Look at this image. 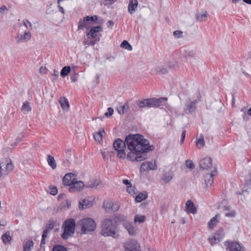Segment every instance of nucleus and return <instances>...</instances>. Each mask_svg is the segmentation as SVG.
I'll use <instances>...</instances> for the list:
<instances>
[{"mask_svg":"<svg viewBox=\"0 0 251 251\" xmlns=\"http://www.w3.org/2000/svg\"><path fill=\"white\" fill-rule=\"evenodd\" d=\"M123 183L126 185V187L129 186L131 184L130 181L129 180H128V179H124L123 180Z\"/></svg>","mask_w":251,"mask_h":251,"instance_id":"nucleus-58","label":"nucleus"},{"mask_svg":"<svg viewBox=\"0 0 251 251\" xmlns=\"http://www.w3.org/2000/svg\"><path fill=\"white\" fill-rule=\"evenodd\" d=\"M225 215L226 217H234L235 216V212L234 211H232L230 212L226 213Z\"/></svg>","mask_w":251,"mask_h":251,"instance_id":"nucleus-54","label":"nucleus"},{"mask_svg":"<svg viewBox=\"0 0 251 251\" xmlns=\"http://www.w3.org/2000/svg\"><path fill=\"white\" fill-rule=\"evenodd\" d=\"M91 25V23L89 20H87L86 16L83 19H80L78 23V30H83L84 28H89Z\"/></svg>","mask_w":251,"mask_h":251,"instance_id":"nucleus-14","label":"nucleus"},{"mask_svg":"<svg viewBox=\"0 0 251 251\" xmlns=\"http://www.w3.org/2000/svg\"><path fill=\"white\" fill-rule=\"evenodd\" d=\"M173 34L174 36L177 38H179L183 36V32L180 30L175 31Z\"/></svg>","mask_w":251,"mask_h":251,"instance_id":"nucleus-48","label":"nucleus"},{"mask_svg":"<svg viewBox=\"0 0 251 251\" xmlns=\"http://www.w3.org/2000/svg\"><path fill=\"white\" fill-rule=\"evenodd\" d=\"M126 191L131 195H134L135 194V188L132 184L127 187Z\"/></svg>","mask_w":251,"mask_h":251,"instance_id":"nucleus-43","label":"nucleus"},{"mask_svg":"<svg viewBox=\"0 0 251 251\" xmlns=\"http://www.w3.org/2000/svg\"><path fill=\"white\" fill-rule=\"evenodd\" d=\"M101 234L104 236H111L117 238V229L116 226L113 224V221L110 219H104L101 224Z\"/></svg>","mask_w":251,"mask_h":251,"instance_id":"nucleus-3","label":"nucleus"},{"mask_svg":"<svg viewBox=\"0 0 251 251\" xmlns=\"http://www.w3.org/2000/svg\"><path fill=\"white\" fill-rule=\"evenodd\" d=\"M126 145L130 151L127 158L130 161H141L147 158V152L153 150V146L149 145L148 140L144 139L140 134H130L127 136L125 141L118 138L113 142V146L117 152V156L121 159L126 157Z\"/></svg>","mask_w":251,"mask_h":251,"instance_id":"nucleus-1","label":"nucleus"},{"mask_svg":"<svg viewBox=\"0 0 251 251\" xmlns=\"http://www.w3.org/2000/svg\"><path fill=\"white\" fill-rule=\"evenodd\" d=\"M119 209V206L116 203L112 202L111 204V210L113 211H117Z\"/></svg>","mask_w":251,"mask_h":251,"instance_id":"nucleus-50","label":"nucleus"},{"mask_svg":"<svg viewBox=\"0 0 251 251\" xmlns=\"http://www.w3.org/2000/svg\"><path fill=\"white\" fill-rule=\"evenodd\" d=\"M31 38V33L29 31L25 32L24 34H18L16 37L17 43L25 42L29 41Z\"/></svg>","mask_w":251,"mask_h":251,"instance_id":"nucleus-13","label":"nucleus"},{"mask_svg":"<svg viewBox=\"0 0 251 251\" xmlns=\"http://www.w3.org/2000/svg\"><path fill=\"white\" fill-rule=\"evenodd\" d=\"M148 197L147 193L146 192L139 193L135 197V201L137 202H140L145 200Z\"/></svg>","mask_w":251,"mask_h":251,"instance_id":"nucleus-27","label":"nucleus"},{"mask_svg":"<svg viewBox=\"0 0 251 251\" xmlns=\"http://www.w3.org/2000/svg\"><path fill=\"white\" fill-rule=\"evenodd\" d=\"M128 108V105L127 104L122 105L119 107L118 111L120 114H123L125 113V110Z\"/></svg>","mask_w":251,"mask_h":251,"instance_id":"nucleus-45","label":"nucleus"},{"mask_svg":"<svg viewBox=\"0 0 251 251\" xmlns=\"http://www.w3.org/2000/svg\"><path fill=\"white\" fill-rule=\"evenodd\" d=\"M104 129L100 130L99 131L96 132L94 134V138L96 141L100 142L102 139V133H104Z\"/></svg>","mask_w":251,"mask_h":251,"instance_id":"nucleus-33","label":"nucleus"},{"mask_svg":"<svg viewBox=\"0 0 251 251\" xmlns=\"http://www.w3.org/2000/svg\"><path fill=\"white\" fill-rule=\"evenodd\" d=\"M217 173L216 168H214V170L210 174H206L204 176V179L205 183L207 187L211 186L214 181V176Z\"/></svg>","mask_w":251,"mask_h":251,"instance_id":"nucleus-11","label":"nucleus"},{"mask_svg":"<svg viewBox=\"0 0 251 251\" xmlns=\"http://www.w3.org/2000/svg\"><path fill=\"white\" fill-rule=\"evenodd\" d=\"M49 232L50 231L49 230L45 229L42 234V236H43V238H47Z\"/></svg>","mask_w":251,"mask_h":251,"instance_id":"nucleus-60","label":"nucleus"},{"mask_svg":"<svg viewBox=\"0 0 251 251\" xmlns=\"http://www.w3.org/2000/svg\"><path fill=\"white\" fill-rule=\"evenodd\" d=\"M224 236L223 230L217 231L214 235L213 239L215 243L220 242Z\"/></svg>","mask_w":251,"mask_h":251,"instance_id":"nucleus-22","label":"nucleus"},{"mask_svg":"<svg viewBox=\"0 0 251 251\" xmlns=\"http://www.w3.org/2000/svg\"><path fill=\"white\" fill-rule=\"evenodd\" d=\"M186 166L188 168L193 169L195 168V164L194 162L190 160H187L186 161Z\"/></svg>","mask_w":251,"mask_h":251,"instance_id":"nucleus-46","label":"nucleus"},{"mask_svg":"<svg viewBox=\"0 0 251 251\" xmlns=\"http://www.w3.org/2000/svg\"><path fill=\"white\" fill-rule=\"evenodd\" d=\"M93 205V202L92 201L87 199H83L79 202V209L83 210L87 208L91 207Z\"/></svg>","mask_w":251,"mask_h":251,"instance_id":"nucleus-17","label":"nucleus"},{"mask_svg":"<svg viewBox=\"0 0 251 251\" xmlns=\"http://www.w3.org/2000/svg\"><path fill=\"white\" fill-rule=\"evenodd\" d=\"M230 251H244L245 248L237 242H226Z\"/></svg>","mask_w":251,"mask_h":251,"instance_id":"nucleus-10","label":"nucleus"},{"mask_svg":"<svg viewBox=\"0 0 251 251\" xmlns=\"http://www.w3.org/2000/svg\"><path fill=\"white\" fill-rule=\"evenodd\" d=\"M77 78V77L75 75L73 76H71V79L72 82H75V81H76Z\"/></svg>","mask_w":251,"mask_h":251,"instance_id":"nucleus-64","label":"nucleus"},{"mask_svg":"<svg viewBox=\"0 0 251 251\" xmlns=\"http://www.w3.org/2000/svg\"><path fill=\"white\" fill-rule=\"evenodd\" d=\"M50 194L53 196H55L57 194L58 190L55 186H50Z\"/></svg>","mask_w":251,"mask_h":251,"instance_id":"nucleus-47","label":"nucleus"},{"mask_svg":"<svg viewBox=\"0 0 251 251\" xmlns=\"http://www.w3.org/2000/svg\"><path fill=\"white\" fill-rule=\"evenodd\" d=\"M58 7L59 9V11H60L62 14L64 13V10L63 8L60 6V4H58Z\"/></svg>","mask_w":251,"mask_h":251,"instance_id":"nucleus-62","label":"nucleus"},{"mask_svg":"<svg viewBox=\"0 0 251 251\" xmlns=\"http://www.w3.org/2000/svg\"><path fill=\"white\" fill-rule=\"evenodd\" d=\"M34 243L32 240H28L23 245L24 251H30L33 248Z\"/></svg>","mask_w":251,"mask_h":251,"instance_id":"nucleus-24","label":"nucleus"},{"mask_svg":"<svg viewBox=\"0 0 251 251\" xmlns=\"http://www.w3.org/2000/svg\"><path fill=\"white\" fill-rule=\"evenodd\" d=\"M8 11V8L6 7L5 5H2L0 8V13H3L4 12H7Z\"/></svg>","mask_w":251,"mask_h":251,"instance_id":"nucleus-55","label":"nucleus"},{"mask_svg":"<svg viewBox=\"0 0 251 251\" xmlns=\"http://www.w3.org/2000/svg\"><path fill=\"white\" fill-rule=\"evenodd\" d=\"M42 240L41 241L40 246L42 247L43 245H45L46 244V238H43V236L42 237Z\"/></svg>","mask_w":251,"mask_h":251,"instance_id":"nucleus-63","label":"nucleus"},{"mask_svg":"<svg viewBox=\"0 0 251 251\" xmlns=\"http://www.w3.org/2000/svg\"><path fill=\"white\" fill-rule=\"evenodd\" d=\"M13 165L10 159L5 158L0 162V177L2 176H6L13 169Z\"/></svg>","mask_w":251,"mask_h":251,"instance_id":"nucleus-6","label":"nucleus"},{"mask_svg":"<svg viewBox=\"0 0 251 251\" xmlns=\"http://www.w3.org/2000/svg\"><path fill=\"white\" fill-rule=\"evenodd\" d=\"M47 161L49 165L51 167L52 169H55L56 168V163L53 156L50 155H48Z\"/></svg>","mask_w":251,"mask_h":251,"instance_id":"nucleus-29","label":"nucleus"},{"mask_svg":"<svg viewBox=\"0 0 251 251\" xmlns=\"http://www.w3.org/2000/svg\"><path fill=\"white\" fill-rule=\"evenodd\" d=\"M75 223L73 219H69L64 222L62 226L63 232L61 234V237L67 240L69 237H72L75 231Z\"/></svg>","mask_w":251,"mask_h":251,"instance_id":"nucleus-4","label":"nucleus"},{"mask_svg":"<svg viewBox=\"0 0 251 251\" xmlns=\"http://www.w3.org/2000/svg\"><path fill=\"white\" fill-rule=\"evenodd\" d=\"M71 69L70 66L64 67L60 72V75L62 77H65L71 72Z\"/></svg>","mask_w":251,"mask_h":251,"instance_id":"nucleus-35","label":"nucleus"},{"mask_svg":"<svg viewBox=\"0 0 251 251\" xmlns=\"http://www.w3.org/2000/svg\"><path fill=\"white\" fill-rule=\"evenodd\" d=\"M106 25L108 27H110L112 28L114 26V23L112 21H108L107 22Z\"/></svg>","mask_w":251,"mask_h":251,"instance_id":"nucleus-59","label":"nucleus"},{"mask_svg":"<svg viewBox=\"0 0 251 251\" xmlns=\"http://www.w3.org/2000/svg\"><path fill=\"white\" fill-rule=\"evenodd\" d=\"M112 202H104L102 205V207L105 209L106 211H109L111 210V204Z\"/></svg>","mask_w":251,"mask_h":251,"instance_id":"nucleus-44","label":"nucleus"},{"mask_svg":"<svg viewBox=\"0 0 251 251\" xmlns=\"http://www.w3.org/2000/svg\"><path fill=\"white\" fill-rule=\"evenodd\" d=\"M245 184L248 185H251V173L247 176L245 179Z\"/></svg>","mask_w":251,"mask_h":251,"instance_id":"nucleus-52","label":"nucleus"},{"mask_svg":"<svg viewBox=\"0 0 251 251\" xmlns=\"http://www.w3.org/2000/svg\"><path fill=\"white\" fill-rule=\"evenodd\" d=\"M201 138L197 140L196 142L197 147L199 149L202 148L205 145L202 135H201Z\"/></svg>","mask_w":251,"mask_h":251,"instance_id":"nucleus-39","label":"nucleus"},{"mask_svg":"<svg viewBox=\"0 0 251 251\" xmlns=\"http://www.w3.org/2000/svg\"><path fill=\"white\" fill-rule=\"evenodd\" d=\"M60 103L63 109H68L69 107V103L67 99L64 97L60 99Z\"/></svg>","mask_w":251,"mask_h":251,"instance_id":"nucleus-30","label":"nucleus"},{"mask_svg":"<svg viewBox=\"0 0 251 251\" xmlns=\"http://www.w3.org/2000/svg\"><path fill=\"white\" fill-rule=\"evenodd\" d=\"M198 102L197 100H194L192 101H191L189 103L186 104V108L185 109V112L186 114L188 113H192L196 109V104Z\"/></svg>","mask_w":251,"mask_h":251,"instance_id":"nucleus-18","label":"nucleus"},{"mask_svg":"<svg viewBox=\"0 0 251 251\" xmlns=\"http://www.w3.org/2000/svg\"><path fill=\"white\" fill-rule=\"evenodd\" d=\"M52 251H67V249L62 245H55Z\"/></svg>","mask_w":251,"mask_h":251,"instance_id":"nucleus-41","label":"nucleus"},{"mask_svg":"<svg viewBox=\"0 0 251 251\" xmlns=\"http://www.w3.org/2000/svg\"><path fill=\"white\" fill-rule=\"evenodd\" d=\"M100 181L97 179H93L89 182L86 185V187L87 188H94L97 187Z\"/></svg>","mask_w":251,"mask_h":251,"instance_id":"nucleus-36","label":"nucleus"},{"mask_svg":"<svg viewBox=\"0 0 251 251\" xmlns=\"http://www.w3.org/2000/svg\"><path fill=\"white\" fill-rule=\"evenodd\" d=\"M124 247L126 251H140L139 244L134 240H130L124 243Z\"/></svg>","mask_w":251,"mask_h":251,"instance_id":"nucleus-7","label":"nucleus"},{"mask_svg":"<svg viewBox=\"0 0 251 251\" xmlns=\"http://www.w3.org/2000/svg\"><path fill=\"white\" fill-rule=\"evenodd\" d=\"M31 107L30 105V103L27 101L24 102L21 108V110L24 113L30 111Z\"/></svg>","mask_w":251,"mask_h":251,"instance_id":"nucleus-31","label":"nucleus"},{"mask_svg":"<svg viewBox=\"0 0 251 251\" xmlns=\"http://www.w3.org/2000/svg\"><path fill=\"white\" fill-rule=\"evenodd\" d=\"M100 40V38H95L94 39H91L89 40V45L94 46Z\"/></svg>","mask_w":251,"mask_h":251,"instance_id":"nucleus-51","label":"nucleus"},{"mask_svg":"<svg viewBox=\"0 0 251 251\" xmlns=\"http://www.w3.org/2000/svg\"><path fill=\"white\" fill-rule=\"evenodd\" d=\"M173 175L171 172L165 173L162 175V179L165 183H169L173 178Z\"/></svg>","mask_w":251,"mask_h":251,"instance_id":"nucleus-26","label":"nucleus"},{"mask_svg":"<svg viewBox=\"0 0 251 251\" xmlns=\"http://www.w3.org/2000/svg\"><path fill=\"white\" fill-rule=\"evenodd\" d=\"M220 221V214H216L208 222V226L210 229H213Z\"/></svg>","mask_w":251,"mask_h":251,"instance_id":"nucleus-20","label":"nucleus"},{"mask_svg":"<svg viewBox=\"0 0 251 251\" xmlns=\"http://www.w3.org/2000/svg\"><path fill=\"white\" fill-rule=\"evenodd\" d=\"M66 198V194L64 193L60 194L58 195L57 199L58 201H61Z\"/></svg>","mask_w":251,"mask_h":251,"instance_id":"nucleus-57","label":"nucleus"},{"mask_svg":"<svg viewBox=\"0 0 251 251\" xmlns=\"http://www.w3.org/2000/svg\"><path fill=\"white\" fill-rule=\"evenodd\" d=\"M114 113V110L111 107H109L107 109V112H106L104 115L107 117L111 116Z\"/></svg>","mask_w":251,"mask_h":251,"instance_id":"nucleus-49","label":"nucleus"},{"mask_svg":"<svg viewBox=\"0 0 251 251\" xmlns=\"http://www.w3.org/2000/svg\"><path fill=\"white\" fill-rule=\"evenodd\" d=\"M23 23L24 25L25 26L26 28H28L27 24H28L29 26L31 28L32 24L27 20L25 19V20H23Z\"/></svg>","mask_w":251,"mask_h":251,"instance_id":"nucleus-53","label":"nucleus"},{"mask_svg":"<svg viewBox=\"0 0 251 251\" xmlns=\"http://www.w3.org/2000/svg\"><path fill=\"white\" fill-rule=\"evenodd\" d=\"M125 227L128 231V233L130 235H134L135 234V230L133 226L130 223H126Z\"/></svg>","mask_w":251,"mask_h":251,"instance_id":"nucleus-28","label":"nucleus"},{"mask_svg":"<svg viewBox=\"0 0 251 251\" xmlns=\"http://www.w3.org/2000/svg\"><path fill=\"white\" fill-rule=\"evenodd\" d=\"M76 176L73 173H68L63 178V183L64 185L71 186L76 180Z\"/></svg>","mask_w":251,"mask_h":251,"instance_id":"nucleus-9","label":"nucleus"},{"mask_svg":"<svg viewBox=\"0 0 251 251\" xmlns=\"http://www.w3.org/2000/svg\"><path fill=\"white\" fill-rule=\"evenodd\" d=\"M47 68L45 67H41L40 68V73L42 74H45L47 73Z\"/></svg>","mask_w":251,"mask_h":251,"instance_id":"nucleus-56","label":"nucleus"},{"mask_svg":"<svg viewBox=\"0 0 251 251\" xmlns=\"http://www.w3.org/2000/svg\"><path fill=\"white\" fill-rule=\"evenodd\" d=\"M157 169V166L155 161H146L143 163L140 167L141 171H149L150 170H156Z\"/></svg>","mask_w":251,"mask_h":251,"instance_id":"nucleus-8","label":"nucleus"},{"mask_svg":"<svg viewBox=\"0 0 251 251\" xmlns=\"http://www.w3.org/2000/svg\"><path fill=\"white\" fill-rule=\"evenodd\" d=\"M138 5L137 0H130L128 6V11L130 14H132L135 11Z\"/></svg>","mask_w":251,"mask_h":251,"instance_id":"nucleus-21","label":"nucleus"},{"mask_svg":"<svg viewBox=\"0 0 251 251\" xmlns=\"http://www.w3.org/2000/svg\"><path fill=\"white\" fill-rule=\"evenodd\" d=\"M153 71L156 75H165L168 72L166 68L159 66L155 67Z\"/></svg>","mask_w":251,"mask_h":251,"instance_id":"nucleus-25","label":"nucleus"},{"mask_svg":"<svg viewBox=\"0 0 251 251\" xmlns=\"http://www.w3.org/2000/svg\"><path fill=\"white\" fill-rule=\"evenodd\" d=\"M145 220V217L144 216H140L136 215L134 217V221L135 223H138L140 224L143 223Z\"/></svg>","mask_w":251,"mask_h":251,"instance_id":"nucleus-40","label":"nucleus"},{"mask_svg":"<svg viewBox=\"0 0 251 251\" xmlns=\"http://www.w3.org/2000/svg\"><path fill=\"white\" fill-rule=\"evenodd\" d=\"M89 39L87 38H84L83 41V45H87L89 46Z\"/></svg>","mask_w":251,"mask_h":251,"instance_id":"nucleus-61","label":"nucleus"},{"mask_svg":"<svg viewBox=\"0 0 251 251\" xmlns=\"http://www.w3.org/2000/svg\"><path fill=\"white\" fill-rule=\"evenodd\" d=\"M181 54L185 57H193L195 56V52L193 50H186L181 49L180 50Z\"/></svg>","mask_w":251,"mask_h":251,"instance_id":"nucleus-23","label":"nucleus"},{"mask_svg":"<svg viewBox=\"0 0 251 251\" xmlns=\"http://www.w3.org/2000/svg\"><path fill=\"white\" fill-rule=\"evenodd\" d=\"M101 31H102V28L100 26L93 27L86 33V36L88 39H94L96 38L97 33Z\"/></svg>","mask_w":251,"mask_h":251,"instance_id":"nucleus-12","label":"nucleus"},{"mask_svg":"<svg viewBox=\"0 0 251 251\" xmlns=\"http://www.w3.org/2000/svg\"><path fill=\"white\" fill-rule=\"evenodd\" d=\"M208 13L206 11H204L201 13H199L197 15V20L199 22H203L206 20Z\"/></svg>","mask_w":251,"mask_h":251,"instance_id":"nucleus-34","label":"nucleus"},{"mask_svg":"<svg viewBox=\"0 0 251 251\" xmlns=\"http://www.w3.org/2000/svg\"><path fill=\"white\" fill-rule=\"evenodd\" d=\"M54 223V222L52 220L49 221L48 223L46 225L45 229H47L50 231L51 229L53 228Z\"/></svg>","mask_w":251,"mask_h":251,"instance_id":"nucleus-42","label":"nucleus"},{"mask_svg":"<svg viewBox=\"0 0 251 251\" xmlns=\"http://www.w3.org/2000/svg\"><path fill=\"white\" fill-rule=\"evenodd\" d=\"M186 211L189 213L195 214L197 212V208L192 201L188 200L186 202Z\"/></svg>","mask_w":251,"mask_h":251,"instance_id":"nucleus-19","label":"nucleus"},{"mask_svg":"<svg viewBox=\"0 0 251 251\" xmlns=\"http://www.w3.org/2000/svg\"><path fill=\"white\" fill-rule=\"evenodd\" d=\"M121 47L129 51L132 50L131 45H130L129 43L126 40H124L122 42L121 44Z\"/></svg>","mask_w":251,"mask_h":251,"instance_id":"nucleus-38","label":"nucleus"},{"mask_svg":"<svg viewBox=\"0 0 251 251\" xmlns=\"http://www.w3.org/2000/svg\"><path fill=\"white\" fill-rule=\"evenodd\" d=\"M98 18V17L96 15H94L92 16H86V19L87 20H89L92 25H93L94 24L101 23V21H99Z\"/></svg>","mask_w":251,"mask_h":251,"instance_id":"nucleus-32","label":"nucleus"},{"mask_svg":"<svg viewBox=\"0 0 251 251\" xmlns=\"http://www.w3.org/2000/svg\"><path fill=\"white\" fill-rule=\"evenodd\" d=\"M84 184L81 181L75 180L69 189V192H73L75 191H80L84 187Z\"/></svg>","mask_w":251,"mask_h":251,"instance_id":"nucleus-15","label":"nucleus"},{"mask_svg":"<svg viewBox=\"0 0 251 251\" xmlns=\"http://www.w3.org/2000/svg\"><path fill=\"white\" fill-rule=\"evenodd\" d=\"M200 166L203 169H208L212 166V159L210 157H205L200 162Z\"/></svg>","mask_w":251,"mask_h":251,"instance_id":"nucleus-16","label":"nucleus"},{"mask_svg":"<svg viewBox=\"0 0 251 251\" xmlns=\"http://www.w3.org/2000/svg\"><path fill=\"white\" fill-rule=\"evenodd\" d=\"M11 237L9 235V232L5 233L2 235V240L4 244H9L11 242Z\"/></svg>","mask_w":251,"mask_h":251,"instance_id":"nucleus-37","label":"nucleus"},{"mask_svg":"<svg viewBox=\"0 0 251 251\" xmlns=\"http://www.w3.org/2000/svg\"><path fill=\"white\" fill-rule=\"evenodd\" d=\"M167 100L166 98L145 99L138 100L136 104L140 108L158 107L163 108V106L166 105Z\"/></svg>","mask_w":251,"mask_h":251,"instance_id":"nucleus-2","label":"nucleus"},{"mask_svg":"<svg viewBox=\"0 0 251 251\" xmlns=\"http://www.w3.org/2000/svg\"><path fill=\"white\" fill-rule=\"evenodd\" d=\"M81 227V231L83 233H88L93 231L96 227V224L94 220L90 218L82 219L79 222Z\"/></svg>","mask_w":251,"mask_h":251,"instance_id":"nucleus-5","label":"nucleus"}]
</instances>
